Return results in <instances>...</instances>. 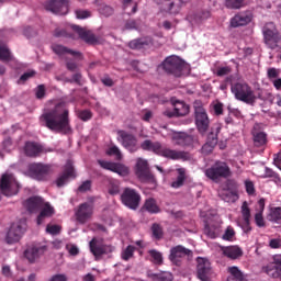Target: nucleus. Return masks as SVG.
Here are the masks:
<instances>
[{"label":"nucleus","instance_id":"nucleus-1","mask_svg":"<svg viewBox=\"0 0 281 281\" xmlns=\"http://www.w3.org/2000/svg\"><path fill=\"white\" fill-rule=\"evenodd\" d=\"M40 123L53 133H61L63 135L71 133L69 110L63 103H57L53 109L45 110L40 116Z\"/></svg>","mask_w":281,"mask_h":281},{"label":"nucleus","instance_id":"nucleus-2","mask_svg":"<svg viewBox=\"0 0 281 281\" xmlns=\"http://www.w3.org/2000/svg\"><path fill=\"white\" fill-rule=\"evenodd\" d=\"M142 150H147L148 153H154V155H158L159 157H165V159H171L172 161H178L179 159H183L186 157L184 151H178L175 149H170L168 147H164L159 142H153L150 139H146L140 144Z\"/></svg>","mask_w":281,"mask_h":281},{"label":"nucleus","instance_id":"nucleus-3","mask_svg":"<svg viewBox=\"0 0 281 281\" xmlns=\"http://www.w3.org/2000/svg\"><path fill=\"white\" fill-rule=\"evenodd\" d=\"M231 91L235 98L239 102H244V104H248L249 106H255L258 101V95H256V91L254 88L249 86L246 81H237L231 85Z\"/></svg>","mask_w":281,"mask_h":281},{"label":"nucleus","instance_id":"nucleus-4","mask_svg":"<svg viewBox=\"0 0 281 281\" xmlns=\"http://www.w3.org/2000/svg\"><path fill=\"white\" fill-rule=\"evenodd\" d=\"M205 177L211 179V181H215L218 183L221 179H227L232 177V169H229V165L225 161H216L212 167L205 170Z\"/></svg>","mask_w":281,"mask_h":281},{"label":"nucleus","instance_id":"nucleus-5","mask_svg":"<svg viewBox=\"0 0 281 281\" xmlns=\"http://www.w3.org/2000/svg\"><path fill=\"white\" fill-rule=\"evenodd\" d=\"M262 34L265 43L270 49L281 48V34L278 32L274 23H266L262 29Z\"/></svg>","mask_w":281,"mask_h":281},{"label":"nucleus","instance_id":"nucleus-6","mask_svg":"<svg viewBox=\"0 0 281 281\" xmlns=\"http://www.w3.org/2000/svg\"><path fill=\"white\" fill-rule=\"evenodd\" d=\"M162 69L170 76L181 78V76H183V69H186V61H183L179 56L172 55L162 61Z\"/></svg>","mask_w":281,"mask_h":281},{"label":"nucleus","instance_id":"nucleus-7","mask_svg":"<svg viewBox=\"0 0 281 281\" xmlns=\"http://www.w3.org/2000/svg\"><path fill=\"white\" fill-rule=\"evenodd\" d=\"M20 189L21 186L19 184V181H16L14 175H2L0 179V194H3V196H15V194H19Z\"/></svg>","mask_w":281,"mask_h":281},{"label":"nucleus","instance_id":"nucleus-8","mask_svg":"<svg viewBox=\"0 0 281 281\" xmlns=\"http://www.w3.org/2000/svg\"><path fill=\"white\" fill-rule=\"evenodd\" d=\"M54 173L52 165H45L43 162H33L29 165V175L36 181H47L49 176Z\"/></svg>","mask_w":281,"mask_h":281},{"label":"nucleus","instance_id":"nucleus-9","mask_svg":"<svg viewBox=\"0 0 281 281\" xmlns=\"http://www.w3.org/2000/svg\"><path fill=\"white\" fill-rule=\"evenodd\" d=\"M25 229H27V224L25 223V220L14 222L13 224H11L7 233L5 243L8 245H14V243H19V240L23 238Z\"/></svg>","mask_w":281,"mask_h":281},{"label":"nucleus","instance_id":"nucleus-10","mask_svg":"<svg viewBox=\"0 0 281 281\" xmlns=\"http://www.w3.org/2000/svg\"><path fill=\"white\" fill-rule=\"evenodd\" d=\"M136 177L143 183H151V186H157V178H155V175L150 172V169L148 168V160H144L142 158L137 159Z\"/></svg>","mask_w":281,"mask_h":281},{"label":"nucleus","instance_id":"nucleus-11","mask_svg":"<svg viewBox=\"0 0 281 281\" xmlns=\"http://www.w3.org/2000/svg\"><path fill=\"white\" fill-rule=\"evenodd\" d=\"M121 202L130 210H137L139 203H142V195L139 194V191L127 187L121 194Z\"/></svg>","mask_w":281,"mask_h":281},{"label":"nucleus","instance_id":"nucleus-12","mask_svg":"<svg viewBox=\"0 0 281 281\" xmlns=\"http://www.w3.org/2000/svg\"><path fill=\"white\" fill-rule=\"evenodd\" d=\"M195 126L200 135H205L210 128V116L203 105H194Z\"/></svg>","mask_w":281,"mask_h":281},{"label":"nucleus","instance_id":"nucleus-13","mask_svg":"<svg viewBox=\"0 0 281 281\" xmlns=\"http://www.w3.org/2000/svg\"><path fill=\"white\" fill-rule=\"evenodd\" d=\"M90 252L94 258H102V256H106L108 254H113V246L104 244V239L93 237L90 243Z\"/></svg>","mask_w":281,"mask_h":281},{"label":"nucleus","instance_id":"nucleus-14","mask_svg":"<svg viewBox=\"0 0 281 281\" xmlns=\"http://www.w3.org/2000/svg\"><path fill=\"white\" fill-rule=\"evenodd\" d=\"M44 8L53 14L65 15L69 12V0H48Z\"/></svg>","mask_w":281,"mask_h":281},{"label":"nucleus","instance_id":"nucleus-15","mask_svg":"<svg viewBox=\"0 0 281 281\" xmlns=\"http://www.w3.org/2000/svg\"><path fill=\"white\" fill-rule=\"evenodd\" d=\"M119 142H121L122 146L126 148L130 153H137L139 147H137V138L135 135L127 133L126 131H119Z\"/></svg>","mask_w":281,"mask_h":281},{"label":"nucleus","instance_id":"nucleus-16","mask_svg":"<svg viewBox=\"0 0 281 281\" xmlns=\"http://www.w3.org/2000/svg\"><path fill=\"white\" fill-rule=\"evenodd\" d=\"M198 267L196 273L198 278L201 281H210L212 280V263L206 258L199 257L196 259Z\"/></svg>","mask_w":281,"mask_h":281},{"label":"nucleus","instance_id":"nucleus-17","mask_svg":"<svg viewBox=\"0 0 281 281\" xmlns=\"http://www.w3.org/2000/svg\"><path fill=\"white\" fill-rule=\"evenodd\" d=\"M262 271L273 278L274 280H281V255H274L273 261L262 268Z\"/></svg>","mask_w":281,"mask_h":281},{"label":"nucleus","instance_id":"nucleus-18","mask_svg":"<svg viewBox=\"0 0 281 281\" xmlns=\"http://www.w3.org/2000/svg\"><path fill=\"white\" fill-rule=\"evenodd\" d=\"M45 204H47V202H45L43 198L36 195L31 196L23 202V206L29 214H38Z\"/></svg>","mask_w":281,"mask_h":281},{"label":"nucleus","instance_id":"nucleus-19","mask_svg":"<svg viewBox=\"0 0 281 281\" xmlns=\"http://www.w3.org/2000/svg\"><path fill=\"white\" fill-rule=\"evenodd\" d=\"M158 5H164L162 10L169 14H179L181 5L189 3L190 0H155Z\"/></svg>","mask_w":281,"mask_h":281},{"label":"nucleus","instance_id":"nucleus-20","mask_svg":"<svg viewBox=\"0 0 281 281\" xmlns=\"http://www.w3.org/2000/svg\"><path fill=\"white\" fill-rule=\"evenodd\" d=\"M98 164L104 170H110L111 172H116V175H120L121 177H127V175H128V167H126L122 164L111 162V161H106V160H98Z\"/></svg>","mask_w":281,"mask_h":281},{"label":"nucleus","instance_id":"nucleus-21","mask_svg":"<svg viewBox=\"0 0 281 281\" xmlns=\"http://www.w3.org/2000/svg\"><path fill=\"white\" fill-rule=\"evenodd\" d=\"M93 214V205H91L89 202H85L78 206V210L75 213V216L81 225H85L87 223L88 218H91Z\"/></svg>","mask_w":281,"mask_h":281},{"label":"nucleus","instance_id":"nucleus-22","mask_svg":"<svg viewBox=\"0 0 281 281\" xmlns=\"http://www.w3.org/2000/svg\"><path fill=\"white\" fill-rule=\"evenodd\" d=\"M54 214H56V210L52 204H49V202H46V204L40 209V213L36 217V225H45V223H47V218H52Z\"/></svg>","mask_w":281,"mask_h":281},{"label":"nucleus","instance_id":"nucleus-23","mask_svg":"<svg viewBox=\"0 0 281 281\" xmlns=\"http://www.w3.org/2000/svg\"><path fill=\"white\" fill-rule=\"evenodd\" d=\"M45 251H47L46 246H31L24 251V256L29 262H36Z\"/></svg>","mask_w":281,"mask_h":281},{"label":"nucleus","instance_id":"nucleus-24","mask_svg":"<svg viewBox=\"0 0 281 281\" xmlns=\"http://www.w3.org/2000/svg\"><path fill=\"white\" fill-rule=\"evenodd\" d=\"M74 32H77L81 41H85V43H88V45H95L98 43V37H95V34L91 31H87L79 25H72Z\"/></svg>","mask_w":281,"mask_h":281},{"label":"nucleus","instance_id":"nucleus-25","mask_svg":"<svg viewBox=\"0 0 281 281\" xmlns=\"http://www.w3.org/2000/svg\"><path fill=\"white\" fill-rule=\"evenodd\" d=\"M186 256H192V250L183 247L182 245H178L170 249L169 259L171 262H177L179 258H186Z\"/></svg>","mask_w":281,"mask_h":281},{"label":"nucleus","instance_id":"nucleus-26","mask_svg":"<svg viewBox=\"0 0 281 281\" xmlns=\"http://www.w3.org/2000/svg\"><path fill=\"white\" fill-rule=\"evenodd\" d=\"M251 23V14L240 12L231 19V27H243Z\"/></svg>","mask_w":281,"mask_h":281},{"label":"nucleus","instance_id":"nucleus-27","mask_svg":"<svg viewBox=\"0 0 281 281\" xmlns=\"http://www.w3.org/2000/svg\"><path fill=\"white\" fill-rule=\"evenodd\" d=\"M52 49L57 56H65V54H70V56H74V58H77V60H82L85 56H82V53L78 50H71L63 45L55 44L52 46Z\"/></svg>","mask_w":281,"mask_h":281},{"label":"nucleus","instance_id":"nucleus-28","mask_svg":"<svg viewBox=\"0 0 281 281\" xmlns=\"http://www.w3.org/2000/svg\"><path fill=\"white\" fill-rule=\"evenodd\" d=\"M43 153V146L38 143L26 142L24 145V155L26 157H38Z\"/></svg>","mask_w":281,"mask_h":281},{"label":"nucleus","instance_id":"nucleus-29","mask_svg":"<svg viewBox=\"0 0 281 281\" xmlns=\"http://www.w3.org/2000/svg\"><path fill=\"white\" fill-rule=\"evenodd\" d=\"M69 177H76V176L74 175V166L67 162L65 166L64 172L56 180L57 188H63V186L67 183V180L69 179Z\"/></svg>","mask_w":281,"mask_h":281},{"label":"nucleus","instance_id":"nucleus-30","mask_svg":"<svg viewBox=\"0 0 281 281\" xmlns=\"http://www.w3.org/2000/svg\"><path fill=\"white\" fill-rule=\"evenodd\" d=\"M150 45H153V38L150 37H140L128 43L130 49H146Z\"/></svg>","mask_w":281,"mask_h":281},{"label":"nucleus","instance_id":"nucleus-31","mask_svg":"<svg viewBox=\"0 0 281 281\" xmlns=\"http://www.w3.org/2000/svg\"><path fill=\"white\" fill-rule=\"evenodd\" d=\"M222 251L226 258H231V260H236L243 256V249L238 246L222 247Z\"/></svg>","mask_w":281,"mask_h":281},{"label":"nucleus","instance_id":"nucleus-32","mask_svg":"<svg viewBox=\"0 0 281 281\" xmlns=\"http://www.w3.org/2000/svg\"><path fill=\"white\" fill-rule=\"evenodd\" d=\"M142 211L148 212L149 214H159V212H161V209L159 207V205H157V200H155L154 198H149L145 200Z\"/></svg>","mask_w":281,"mask_h":281},{"label":"nucleus","instance_id":"nucleus-33","mask_svg":"<svg viewBox=\"0 0 281 281\" xmlns=\"http://www.w3.org/2000/svg\"><path fill=\"white\" fill-rule=\"evenodd\" d=\"M172 104L178 117H183L190 113V105L186 104V102L176 100L172 101Z\"/></svg>","mask_w":281,"mask_h":281},{"label":"nucleus","instance_id":"nucleus-34","mask_svg":"<svg viewBox=\"0 0 281 281\" xmlns=\"http://www.w3.org/2000/svg\"><path fill=\"white\" fill-rule=\"evenodd\" d=\"M177 172H178L177 179L172 181L170 184L175 190H179V188H183L186 183V179H188V176L186 175V168H178Z\"/></svg>","mask_w":281,"mask_h":281},{"label":"nucleus","instance_id":"nucleus-35","mask_svg":"<svg viewBox=\"0 0 281 281\" xmlns=\"http://www.w3.org/2000/svg\"><path fill=\"white\" fill-rule=\"evenodd\" d=\"M220 196L222 201H225L226 203H236L238 200V191L224 189L221 191Z\"/></svg>","mask_w":281,"mask_h":281},{"label":"nucleus","instance_id":"nucleus-36","mask_svg":"<svg viewBox=\"0 0 281 281\" xmlns=\"http://www.w3.org/2000/svg\"><path fill=\"white\" fill-rule=\"evenodd\" d=\"M245 5H247L245 0H225V8H227V10H240L245 8Z\"/></svg>","mask_w":281,"mask_h":281},{"label":"nucleus","instance_id":"nucleus-37","mask_svg":"<svg viewBox=\"0 0 281 281\" xmlns=\"http://www.w3.org/2000/svg\"><path fill=\"white\" fill-rule=\"evenodd\" d=\"M228 273L227 281H243V272L238 267H229Z\"/></svg>","mask_w":281,"mask_h":281},{"label":"nucleus","instance_id":"nucleus-38","mask_svg":"<svg viewBox=\"0 0 281 281\" xmlns=\"http://www.w3.org/2000/svg\"><path fill=\"white\" fill-rule=\"evenodd\" d=\"M218 133H221V126H216L211 128V132L207 135V140L209 144L212 146H216L218 144Z\"/></svg>","mask_w":281,"mask_h":281},{"label":"nucleus","instance_id":"nucleus-39","mask_svg":"<svg viewBox=\"0 0 281 281\" xmlns=\"http://www.w3.org/2000/svg\"><path fill=\"white\" fill-rule=\"evenodd\" d=\"M204 234L209 238H217L218 237V227L216 225H211L210 223L205 222L204 224Z\"/></svg>","mask_w":281,"mask_h":281},{"label":"nucleus","instance_id":"nucleus-40","mask_svg":"<svg viewBox=\"0 0 281 281\" xmlns=\"http://www.w3.org/2000/svg\"><path fill=\"white\" fill-rule=\"evenodd\" d=\"M149 278H151V280H154V281H172V280H175V277L170 272H162V273H158V274L151 273L149 276Z\"/></svg>","mask_w":281,"mask_h":281},{"label":"nucleus","instance_id":"nucleus-41","mask_svg":"<svg viewBox=\"0 0 281 281\" xmlns=\"http://www.w3.org/2000/svg\"><path fill=\"white\" fill-rule=\"evenodd\" d=\"M254 144L257 148L267 144V134L265 132H258L254 134Z\"/></svg>","mask_w":281,"mask_h":281},{"label":"nucleus","instance_id":"nucleus-42","mask_svg":"<svg viewBox=\"0 0 281 281\" xmlns=\"http://www.w3.org/2000/svg\"><path fill=\"white\" fill-rule=\"evenodd\" d=\"M0 60H2V63H10V60H12L10 55V49L5 44H2L1 41H0Z\"/></svg>","mask_w":281,"mask_h":281},{"label":"nucleus","instance_id":"nucleus-43","mask_svg":"<svg viewBox=\"0 0 281 281\" xmlns=\"http://www.w3.org/2000/svg\"><path fill=\"white\" fill-rule=\"evenodd\" d=\"M149 256H150V261L154 263V265H158V266H161L164 265V255H161V252L155 250V249H151L148 251Z\"/></svg>","mask_w":281,"mask_h":281},{"label":"nucleus","instance_id":"nucleus-44","mask_svg":"<svg viewBox=\"0 0 281 281\" xmlns=\"http://www.w3.org/2000/svg\"><path fill=\"white\" fill-rule=\"evenodd\" d=\"M151 234L156 240H161L164 238V227L157 223L153 224Z\"/></svg>","mask_w":281,"mask_h":281},{"label":"nucleus","instance_id":"nucleus-45","mask_svg":"<svg viewBox=\"0 0 281 281\" xmlns=\"http://www.w3.org/2000/svg\"><path fill=\"white\" fill-rule=\"evenodd\" d=\"M234 238H236V231H234V227L227 226L222 236V239L228 240V243H233Z\"/></svg>","mask_w":281,"mask_h":281},{"label":"nucleus","instance_id":"nucleus-46","mask_svg":"<svg viewBox=\"0 0 281 281\" xmlns=\"http://www.w3.org/2000/svg\"><path fill=\"white\" fill-rule=\"evenodd\" d=\"M134 254H135V246H127L124 250H123V252H122V255H121V257H122V260H125V261H128V260H131V258L134 256Z\"/></svg>","mask_w":281,"mask_h":281},{"label":"nucleus","instance_id":"nucleus-47","mask_svg":"<svg viewBox=\"0 0 281 281\" xmlns=\"http://www.w3.org/2000/svg\"><path fill=\"white\" fill-rule=\"evenodd\" d=\"M61 229H63V228L60 227V225H56V224L52 225V224H48V225L46 226V234H49L50 236H58V234H60Z\"/></svg>","mask_w":281,"mask_h":281},{"label":"nucleus","instance_id":"nucleus-48","mask_svg":"<svg viewBox=\"0 0 281 281\" xmlns=\"http://www.w3.org/2000/svg\"><path fill=\"white\" fill-rule=\"evenodd\" d=\"M270 221L272 223H280L281 222V207H274L270 212Z\"/></svg>","mask_w":281,"mask_h":281},{"label":"nucleus","instance_id":"nucleus-49","mask_svg":"<svg viewBox=\"0 0 281 281\" xmlns=\"http://www.w3.org/2000/svg\"><path fill=\"white\" fill-rule=\"evenodd\" d=\"M241 216L244 221L248 222L251 218V210L249 209V204L244 202L241 205Z\"/></svg>","mask_w":281,"mask_h":281},{"label":"nucleus","instance_id":"nucleus-50","mask_svg":"<svg viewBox=\"0 0 281 281\" xmlns=\"http://www.w3.org/2000/svg\"><path fill=\"white\" fill-rule=\"evenodd\" d=\"M265 177L273 179L276 183L281 182L280 176L278 173H276V171H273L272 169H270L268 167H266Z\"/></svg>","mask_w":281,"mask_h":281},{"label":"nucleus","instance_id":"nucleus-51","mask_svg":"<svg viewBox=\"0 0 281 281\" xmlns=\"http://www.w3.org/2000/svg\"><path fill=\"white\" fill-rule=\"evenodd\" d=\"M108 192L111 196L117 195L120 192V183L111 181L108 187Z\"/></svg>","mask_w":281,"mask_h":281},{"label":"nucleus","instance_id":"nucleus-52","mask_svg":"<svg viewBox=\"0 0 281 281\" xmlns=\"http://www.w3.org/2000/svg\"><path fill=\"white\" fill-rule=\"evenodd\" d=\"M34 76H36V71H34V70L24 72V74L20 77L18 83H19V85H25V82H27V80H30V78H34Z\"/></svg>","mask_w":281,"mask_h":281},{"label":"nucleus","instance_id":"nucleus-53","mask_svg":"<svg viewBox=\"0 0 281 281\" xmlns=\"http://www.w3.org/2000/svg\"><path fill=\"white\" fill-rule=\"evenodd\" d=\"M78 117L82 122H89V120L93 117V113H91L89 110H81L78 112Z\"/></svg>","mask_w":281,"mask_h":281},{"label":"nucleus","instance_id":"nucleus-54","mask_svg":"<svg viewBox=\"0 0 281 281\" xmlns=\"http://www.w3.org/2000/svg\"><path fill=\"white\" fill-rule=\"evenodd\" d=\"M108 155L114 156L117 161L122 159V151H120V148L117 146H112L108 150Z\"/></svg>","mask_w":281,"mask_h":281},{"label":"nucleus","instance_id":"nucleus-55","mask_svg":"<svg viewBox=\"0 0 281 281\" xmlns=\"http://www.w3.org/2000/svg\"><path fill=\"white\" fill-rule=\"evenodd\" d=\"M231 71H232V67L229 66L218 67L216 69V76H218V78H223V76H229Z\"/></svg>","mask_w":281,"mask_h":281},{"label":"nucleus","instance_id":"nucleus-56","mask_svg":"<svg viewBox=\"0 0 281 281\" xmlns=\"http://www.w3.org/2000/svg\"><path fill=\"white\" fill-rule=\"evenodd\" d=\"M45 93H46L45 85H40V86L36 87V89H35V98L37 100H43V98H45Z\"/></svg>","mask_w":281,"mask_h":281},{"label":"nucleus","instance_id":"nucleus-57","mask_svg":"<svg viewBox=\"0 0 281 281\" xmlns=\"http://www.w3.org/2000/svg\"><path fill=\"white\" fill-rule=\"evenodd\" d=\"M75 14L77 19H89L91 16V11L78 9L75 11Z\"/></svg>","mask_w":281,"mask_h":281},{"label":"nucleus","instance_id":"nucleus-58","mask_svg":"<svg viewBox=\"0 0 281 281\" xmlns=\"http://www.w3.org/2000/svg\"><path fill=\"white\" fill-rule=\"evenodd\" d=\"M66 69L71 72L78 71V63L74 59H66Z\"/></svg>","mask_w":281,"mask_h":281},{"label":"nucleus","instance_id":"nucleus-59","mask_svg":"<svg viewBox=\"0 0 281 281\" xmlns=\"http://www.w3.org/2000/svg\"><path fill=\"white\" fill-rule=\"evenodd\" d=\"M99 12L103 16H111L113 14V9L109 5H103L99 9Z\"/></svg>","mask_w":281,"mask_h":281},{"label":"nucleus","instance_id":"nucleus-60","mask_svg":"<svg viewBox=\"0 0 281 281\" xmlns=\"http://www.w3.org/2000/svg\"><path fill=\"white\" fill-rule=\"evenodd\" d=\"M255 223L257 227H265V217H262L261 212L255 214Z\"/></svg>","mask_w":281,"mask_h":281},{"label":"nucleus","instance_id":"nucleus-61","mask_svg":"<svg viewBox=\"0 0 281 281\" xmlns=\"http://www.w3.org/2000/svg\"><path fill=\"white\" fill-rule=\"evenodd\" d=\"M269 247L271 249H281V238H272V239H270Z\"/></svg>","mask_w":281,"mask_h":281},{"label":"nucleus","instance_id":"nucleus-62","mask_svg":"<svg viewBox=\"0 0 281 281\" xmlns=\"http://www.w3.org/2000/svg\"><path fill=\"white\" fill-rule=\"evenodd\" d=\"M91 190V181L86 180L78 188V192H89Z\"/></svg>","mask_w":281,"mask_h":281},{"label":"nucleus","instance_id":"nucleus-63","mask_svg":"<svg viewBox=\"0 0 281 281\" xmlns=\"http://www.w3.org/2000/svg\"><path fill=\"white\" fill-rule=\"evenodd\" d=\"M192 142H193V138L190 135L183 134L180 137V144H183L184 146H190V144H192Z\"/></svg>","mask_w":281,"mask_h":281},{"label":"nucleus","instance_id":"nucleus-64","mask_svg":"<svg viewBox=\"0 0 281 281\" xmlns=\"http://www.w3.org/2000/svg\"><path fill=\"white\" fill-rule=\"evenodd\" d=\"M267 74L269 80H273V78H278L280 76V70L277 68H269Z\"/></svg>","mask_w":281,"mask_h":281}]
</instances>
